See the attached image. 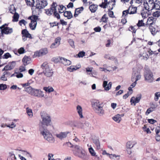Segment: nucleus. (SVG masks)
<instances>
[{"instance_id":"57","label":"nucleus","mask_w":160,"mask_h":160,"mask_svg":"<svg viewBox=\"0 0 160 160\" xmlns=\"http://www.w3.org/2000/svg\"><path fill=\"white\" fill-rule=\"evenodd\" d=\"M6 127L10 128H13L16 127V125L14 122H12L11 124L7 125Z\"/></svg>"},{"instance_id":"2","label":"nucleus","mask_w":160,"mask_h":160,"mask_svg":"<svg viewBox=\"0 0 160 160\" xmlns=\"http://www.w3.org/2000/svg\"><path fill=\"white\" fill-rule=\"evenodd\" d=\"M91 104L93 110L96 113L100 116L104 115L105 112L103 108V106L98 100H93Z\"/></svg>"},{"instance_id":"51","label":"nucleus","mask_w":160,"mask_h":160,"mask_svg":"<svg viewBox=\"0 0 160 160\" xmlns=\"http://www.w3.org/2000/svg\"><path fill=\"white\" fill-rule=\"evenodd\" d=\"M9 156L11 158V159L12 160L16 159V158L14 152H9Z\"/></svg>"},{"instance_id":"15","label":"nucleus","mask_w":160,"mask_h":160,"mask_svg":"<svg viewBox=\"0 0 160 160\" xmlns=\"http://www.w3.org/2000/svg\"><path fill=\"white\" fill-rule=\"evenodd\" d=\"M141 98V94L138 95L136 97H132L130 99L131 105L133 104L135 106L136 103H138L139 102Z\"/></svg>"},{"instance_id":"11","label":"nucleus","mask_w":160,"mask_h":160,"mask_svg":"<svg viewBox=\"0 0 160 160\" xmlns=\"http://www.w3.org/2000/svg\"><path fill=\"white\" fill-rule=\"evenodd\" d=\"M48 5L46 0H38L36 5V8L38 9H41L44 8Z\"/></svg>"},{"instance_id":"12","label":"nucleus","mask_w":160,"mask_h":160,"mask_svg":"<svg viewBox=\"0 0 160 160\" xmlns=\"http://www.w3.org/2000/svg\"><path fill=\"white\" fill-rule=\"evenodd\" d=\"M48 52V50L47 48H42L35 52L34 56L35 57H42L47 54Z\"/></svg>"},{"instance_id":"27","label":"nucleus","mask_w":160,"mask_h":160,"mask_svg":"<svg viewBox=\"0 0 160 160\" xmlns=\"http://www.w3.org/2000/svg\"><path fill=\"white\" fill-rule=\"evenodd\" d=\"M76 109L80 117L81 118H83V116L82 113V110L81 106L79 105H78L77 106Z\"/></svg>"},{"instance_id":"43","label":"nucleus","mask_w":160,"mask_h":160,"mask_svg":"<svg viewBox=\"0 0 160 160\" xmlns=\"http://www.w3.org/2000/svg\"><path fill=\"white\" fill-rule=\"evenodd\" d=\"M149 29L152 34L153 35H155L158 31L154 27L152 26L149 27Z\"/></svg>"},{"instance_id":"58","label":"nucleus","mask_w":160,"mask_h":160,"mask_svg":"<svg viewBox=\"0 0 160 160\" xmlns=\"http://www.w3.org/2000/svg\"><path fill=\"white\" fill-rule=\"evenodd\" d=\"M7 88L6 85L5 84H0V90H4Z\"/></svg>"},{"instance_id":"29","label":"nucleus","mask_w":160,"mask_h":160,"mask_svg":"<svg viewBox=\"0 0 160 160\" xmlns=\"http://www.w3.org/2000/svg\"><path fill=\"white\" fill-rule=\"evenodd\" d=\"M156 20V19L153 17H149L148 19L147 24L148 25H152L154 23Z\"/></svg>"},{"instance_id":"35","label":"nucleus","mask_w":160,"mask_h":160,"mask_svg":"<svg viewBox=\"0 0 160 160\" xmlns=\"http://www.w3.org/2000/svg\"><path fill=\"white\" fill-rule=\"evenodd\" d=\"M64 15L65 17H67L68 19L72 18V15L70 11H66L64 12Z\"/></svg>"},{"instance_id":"40","label":"nucleus","mask_w":160,"mask_h":160,"mask_svg":"<svg viewBox=\"0 0 160 160\" xmlns=\"http://www.w3.org/2000/svg\"><path fill=\"white\" fill-rule=\"evenodd\" d=\"M63 58L61 57H57L54 58H52L53 61L55 63H57L59 62L62 63V58Z\"/></svg>"},{"instance_id":"61","label":"nucleus","mask_w":160,"mask_h":160,"mask_svg":"<svg viewBox=\"0 0 160 160\" xmlns=\"http://www.w3.org/2000/svg\"><path fill=\"white\" fill-rule=\"evenodd\" d=\"M143 129L144 131L146 132L147 133H151V132L150 131L149 128H147L145 126L143 127Z\"/></svg>"},{"instance_id":"1","label":"nucleus","mask_w":160,"mask_h":160,"mask_svg":"<svg viewBox=\"0 0 160 160\" xmlns=\"http://www.w3.org/2000/svg\"><path fill=\"white\" fill-rule=\"evenodd\" d=\"M71 147L73 148V150L74 154L83 160H88L89 156L87 153L80 146L75 145H72Z\"/></svg>"},{"instance_id":"59","label":"nucleus","mask_w":160,"mask_h":160,"mask_svg":"<svg viewBox=\"0 0 160 160\" xmlns=\"http://www.w3.org/2000/svg\"><path fill=\"white\" fill-rule=\"evenodd\" d=\"M144 23L143 22V21L142 20H139L137 25L138 27H141L144 26Z\"/></svg>"},{"instance_id":"62","label":"nucleus","mask_w":160,"mask_h":160,"mask_svg":"<svg viewBox=\"0 0 160 160\" xmlns=\"http://www.w3.org/2000/svg\"><path fill=\"white\" fill-rule=\"evenodd\" d=\"M141 15L142 17L144 18H146L148 16V14L144 11H142Z\"/></svg>"},{"instance_id":"53","label":"nucleus","mask_w":160,"mask_h":160,"mask_svg":"<svg viewBox=\"0 0 160 160\" xmlns=\"http://www.w3.org/2000/svg\"><path fill=\"white\" fill-rule=\"evenodd\" d=\"M107 1L105 0L103 2H102V4L99 5V6L103 8H107Z\"/></svg>"},{"instance_id":"41","label":"nucleus","mask_w":160,"mask_h":160,"mask_svg":"<svg viewBox=\"0 0 160 160\" xmlns=\"http://www.w3.org/2000/svg\"><path fill=\"white\" fill-rule=\"evenodd\" d=\"M108 18L106 14H104L102 17L100 22H103L105 23H107L108 21Z\"/></svg>"},{"instance_id":"32","label":"nucleus","mask_w":160,"mask_h":160,"mask_svg":"<svg viewBox=\"0 0 160 160\" xmlns=\"http://www.w3.org/2000/svg\"><path fill=\"white\" fill-rule=\"evenodd\" d=\"M83 10V7H81L80 8H78L76 9L74 14V16L77 17L78 15Z\"/></svg>"},{"instance_id":"36","label":"nucleus","mask_w":160,"mask_h":160,"mask_svg":"<svg viewBox=\"0 0 160 160\" xmlns=\"http://www.w3.org/2000/svg\"><path fill=\"white\" fill-rule=\"evenodd\" d=\"M154 9H160V0H156L154 2Z\"/></svg>"},{"instance_id":"38","label":"nucleus","mask_w":160,"mask_h":160,"mask_svg":"<svg viewBox=\"0 0 160 160\" xmlns=\"http://www.w3.org/2000/svg\"><path fill=\"white\" fill-rule=\"evenodd\" d=\"M133 142L129 141L127 142L126 147L127 149H131L132 148L135 144Z\"/></svg>"},{"instance_id":"17","label":"nucleus","mask_w":160,"mask_h":160,"mask_svg":"<svg viewBox=\"0 0 160 160\" xmlns=\"http://www.w3.org/2000/svg\"><path fill=\"white\" fill-rule=\"evenodd\" d=\"M70 132L68 131L65 132H61L58 134L56 135V136L60 139H62L66 138L68 134Z\"/></svg>"},{"instance_id":"45","label":"nucleus","mask_w":160,"mask_h":160,"mask_svg":"<svg viewBox=\"0 0 160 160\" xmlns=\"http://www.w3.org/2000/svg\"><path fill=\"white\" fill-rule=\"evenodd\" d=\"M19 18V15L18 13L15 12L13 16V22H18Z\"/></svg>"},{"instance_id":"16","label":"nucleus","mask_w":160,"mask_h":160,"mask_svg":"<svg viewBox=\"0 0 160 160\" xmlns=\"http://www.w3.org/2000/svg\"><path fill=\"white\" fill-rule=\"evenodd\" d=\"M61 38L59 37L57 38L55 40L54 42L52 43L50 46L51 48H56L59 46L60 44Z\"/></svg>"},{"instance_id":"18","label":"nucleus","mask_w":160,"mask_h":160,"mask_svg":"<svg viewBox=\"0 0 160 160\" xmlns=\"http://www.w3.org/2000/svg\"><path fill=\"white\" fill-rule=\"evenodd\" d=\"M11 73L9 72L5 71L1 76L0 79L2 80L6 81L7 80L8 78L9 77Z\"/></svg>"},{"instance_id":"55","label":"nucleus","mask_w":160,"mask_h":160,"mask_svg":"<svg viewBox=\"0 0 160 160\" xmlns=\"http://www.w3.org/2000/svg\"><path fill=\"white\" fill-rule=\"evenodd\" d=\"M54 155L52 153H49L48 155V160H55L53 158Z\"/></svg>"},{"instance_id":"21","label":"nucleus","mask_w":160,"mask_h":160,"mask_svg":"<svg viewBox=\"0 0 160 160\" xmlns=\"http://www.w3.org/2000/svg\"><path fill=\"white\" fill-rule=\"evenodd\" d=\"M112 83V82H110L108 84V82L106 81H104L103 82V86L105 90L108 91L111 88Z\"/></svg>"},{"instance_id":"54","label":"nucleus","mask_w":160,"mask_h":160,"mask_svg":"<svg viewBox=\"0 0 160 160\" xmlns=\"http://www.w3.org/2000/svg\"><path fill=\"white\" fill-rule=\"evenodd\" d=\"M9 65L10 68L11 69H12L15 67L16 65V62H11L9 63L8 64Z\"/></svg>"},{"instance_id":"37","label":"nucleus","mask_w":160,"mask_h":160,"mask_svg":"<svg viewBox=\"0 0 160 160\" xmlns=\"http://www.w3.org/2000/svg\"><path fill=\"white\" fill-rule=\"evenodd\" d=\"M90 147V148H88V150L89 153H90L91 156L96 157H97L98 156L96 154V153L95 152L94 150L91 146Z\"/></svg>"},{"instance_id":"28","label":"nucleus","mask_w":160,"mask_h":160,"mask_svg":"<svg viewBox=\"0 0 160 160\" xmlns=\"http://www.w3.org/2000/svg\"><path fill=\"white\" fill-rule=\"evenodd\" d=\"M62 59V63L65 66H68L71 65L72 63V62L70 60L65 58H63Z\"/></svg>"},{"instance_id":"24","label":"nucleus","mask_w":160,"mask_h":160,"mask_svg":"<svg viewBox=\"0 0 160 160\" xmlns=\"http://www.w3.org/2000/svg\"><path fill=\"white\" fill-rule=\"evenodd\" d=\"M15 152H16L21 153L24 156H26L27 157L31 158L32 157L31 154L30 153L27 152V151L18 150H16Z\"/></svg>"},{"instance_id":"23","label":"nucleus","mask_w":160,"mask_h":160,"mask_svg":"<svg viewBox=\"0 0 160 160\" xmlns=\"http://www.w3.org/2000/svg\"><path fill=\"white\" fill-rule=\"evenodd\" d=\"M138 76H140V79H141V76L140 74H139L137 71H134L132 73V76L131 78V80L132 82H134L135 80H136L137 78V77Z\"/></svg>"},{"instance_id":"26","label":"nucleus","mask_w":160,"mask_h":160,"mask_svg":"<svg viewBox=\"0 0 160 160\" xmlns=\"http://www.w3.org/2000/svg\"><path fill=\"white\" fill-rule=\"evenodd\" d=\"M35 89L31 87H29L25 88V91L30 94L31 95L33 96L34 92Z\"/></svg>"},{"instance_id":"13","label":"nucleus","mask_w":160,"mask_h":160,"mask_svg":"<svg viewBox=\"0 0 160 160\" xmlns=\"http://www.w3.org/2000/svg\"><path fill=\"white\" fill-rule=\"evenodd\" d=\"M33 96L39 98H47L46 95H45L44 92L40 89H35L34 92H33Z\"/></svg>"},{"instance_id":"33","label":"nucleus","mask_w":160,"mask_h":160,"mask_svg":"<svg viewBox=\"0 0 160 160\" xmlns=\"http://www.w3.org/2000/svg\"><path fill=\"white\" fill-rule=\"evenodd\" d=\"M139 57L141 58V59L147 60L148 58V55L147 53L146 52H143V53H141L139 55Z\"/></svg>"},{"instance_id":"10","label":"nucleus","mask_w":160,"mask_h":160,"mask_svg":"<svg viewBox=\"0 0 160 160\" xmlns=\"http://www.w3.org/2000/svg\"><path fill=\"white\" fill-rule=\"evenodd\" d=\"M7 25V24H5L0 27V28L1 29V32L2 34L4 33L6 34H11L12 32V28L5 26Z\"/></svg>"},{"instance_id":"63","label":"nucleus","mask_w":160,"mask_h":160,"mask_svg":"<svg viewBox=\"0 0 160 160\" xmlns=\"http://www.w3.org/2000/svg\"><path fill=\"white\" fill-rule=\"evenodd\" d=\"M68 42L69 43L70 46L73 48L74 47V42L73 40L71 39H70L68 40Z\"/></svg>"},{"instance_id":"19","label":"nucleus","mask_w":160,"mask_h":160,"mask_svg":"<svg viewBox=\"0 0 160 160\" xmlns=\"http://www.w3.org/2000/svg\"><path fill=\"white\" fill-rule=\"evenodd\" d=\"M81 67L80 64L77 65L76 66H71L67 68V70L69 72H72L79 69Z\"/></svg>"},{"instance_id":"22","label":"nucleus","mask_w":160,"mask_h":160,"mask_svg":"<svg viewBox=\"0 0 160 160\" xmlns=\"http://www.w3.org/2000/svg\"><path fill=\"white\" fill-rule=\"evenodd\" d=\"M22 61L24 65L26 66L31 62V59L30 57L25 56L22 59Z\"/></svg>"},{"instance_id":"52","label":"nucleus","mask_w":160,"mask_h":160,"mask_svg":"<svg viewBox=\"0 0 160 160\" xmlns=\"http://www.w3.org/2000/svg\"><path fill=\"white\" fill-rule=\"evenodd\" d=\"M140 76H138L137 77V79L136 80H135L134 82L133 83H132L130 85V86L131 88H134L136 85V84L137 83V81L140 80Z\"/></svg>"},{"instance_id":"49","label":"nucleus","mask_w":160,"mask_h":160,"mask_svg":"<svg viewBox=\"0 0 160 160\" xmlns=\"http://www.w3.org/2000/svg\"><path fill=\"white\" fill-rule=\"evenodd\" d=\"M91 126V125L89 122H86L84 124L83 127H82V128H83L85 129H87L90 128Z\"/></svg>"},{"instance_id":"42","label":"nucleus","mask_w":160,"mask_h":160,"mask_svg":"<svg viewBox=\"0 0 160 160\" xmlns=\"http://www.w3.org/2000/svg\"><path fill=\"white\" fill-rule=\"evenodd\" d=\"M43 90L48 93H50L54 91L53 88L52 87H44Z\"/></svg>"},{"instance_id":"20","label":"nucleus","mask_w":160,"mask_h":160,"mask_svg":"<svg viewBox=\"0 0 160 160\" xmlns=\"http://www.w3.org/2000/svg\"><path fill=\"white\" fill-rule=\"evenodd\" d=\"M115 0H112L107 2V8L108 10H111L113 9V7L115 5Z\"/></svg>"},{"instance_id":"39","label":"nucleus","mask_w":160,"mask_h":160,"mask_svg":"<svg viewBox=\"0 0 160 160\" xmlns=\"http://www.w3.org/2000/svg\"><path fill=\"white\" fill-rule=\"evenodd\" d=\"M26 112L28 114V116L30 118H32L33 116L32 110L31 109L28 108H26Z\"/></svg>"},{"instance_id":"34","label":"nucleus","mask_w":160,"mask_h":160,"mask_svg":"<svg viewBox=\"0 0 160 160\" xmlns=\"http://www.w3.org/2000/svg\"><path fill=\"white\" fill-rule=\"evenodd\" d=\"M93 143L95 145L97 149H100L101 148L99 140L98 139H95L93 140Z\"/></svg>"},{"instance_id":"64","label":"nucleus","mask_w":160,"mask_h":160,"mask_svg":"<svg viewBox=\"0 0 160 160\" xmlns=\"http://www.w3.org/2000/svg\"><path fill=\"white\" fill-rule=\"evenodd\" d=\"M18 52L19 54H22L24 52L25 49L21 47L18 49Z\"/></svg>"},{"instance_id":"46","label":"nucleus","mask_w":160,"mask_h":160,"mask_svg":"<svg viewBox=\"0 0 160 160\" xmlns=\"http://www.w3.org/2000/svg\"><path fill=\"white\" fill-rule=\"evenodd\" d=\"M26 3L28 5L32 6L34 3V0H25Z\"/></svg>"},{"instance_id":"7","label":"nucleus","mask_w":160,"mask_h":160,"mask_svg":"<svg viewBox=\"0 0 160 160\" xmlns=\"http://www.w3.org/2000/svg\"><path fill=\"white\" fill-rule=\"evenodd\" d=\"M137 8L130 6L128 9L124 10L122 12V16H126L128 14H132L137 12Z\"/></svg>"},{"instance_id":"30","label":"nucleus","mask_w":160,"mask_h":160,"mask_svg":"<svg viewBox=\"0 0 160 160\" xmlns=\"http://www.w3.org/2000/svg\"><path fill=\"white\" fill-rule=\"evenodd\" d=\"M22 33L23 36H25L26 38H32V36L28 32L26 29H24L22 30Z\"/></svg>"},{"instance_id":"47","label":"nucleus","mask_w":160,"mask_h":160,"mask_svg":"<svg viewBox=\"0 0 160 160\" xmlns=\"http://www.w3.org/2000/svg\"><path fill=\"white\" fill-rule=\"evenodd\" d=\"M109 157L111 159H119L120 156L118 155H117L115 154H111L110 155Z\"/></svg>"},{"instance_id":"8","label":"nucleus","mask_w":160,"mask_h":160,"mask_svg":"<svg viewBox=\"0 0 160 160\" xmlns=\"http://www.w3.org/2000/svg\"><path fill=\"white\" fill-rule=\"evenodd\" d=\"M28 19L31 20V22L29 23V26L32 30H34L37 24V21L38 19V17L34 15L28 18Z\"/></svg>"},{"instance_id":"9","label":"nucleus","mask_w":160,"mask_h":160,"mask_svg":"<svg viewBox=\"0 0 160 160\" xmlns=\"http://www.w3.org/2000/svg\"><path fill=\"white\" fill-rule=\"evenodd\" d=\"M154 2L153 0H148L146 3H144V6L145 9L150 11L154 9Z\"/></svg>"},{"instance_id":"3","label":"nucleus","mask_w":160,"mask_h":160,"mask_svg":"<svg viewBox=\"0 0 160 160\" xmlns=\"http://www.w3.org/2000/svg\"><path fill=\"white\" fill-rule=\"evenodd\" d=\"M39 130L41 134L43 136L45 139L49 142L53 143L54 142V137L48 130L42 126L40 128Z\"/></svg>"},{"instance_id":"60","label":"nucleus","mask_w":160,"mask_h":160,"mask_svg":"<svg viewBox=\"0 0 160 160\" xmlns=\"http://www.w3.org/2000/svg\"><path fill=\"white\" fill-rule=\"evenodd\" d=\"M15 76L18 78H22L23 77V74L21 73L15 72Z\"/></svg>"},{"instance_id":"6","label":"nucleus","mask_w":160,"mask_h":160,"mask_svg":"<svg viewBox=\"0 0 160 160\" xmlns=\"http://www.w3.org/2000/svg\"><path fill=\"white\" fill-rule=\"evenodd\" d=\"M145 80L148 82H153L154 79L153 75L152 72L149 70H146L144 73Z\"/></svg>"},{"instance_id":"48","label":"nucleus","mask_w":160,"mask_h":160,"mask_svg":"<svg viewBox=\"0 0 160 160\" xmlns=\"http://www.w3.org/2000/svg\"><path fill=\"white\" fill-rule=\"evenodd\" d=\"M153 17L158 18L160 16V11H157L154 12L152 14Z\"/></svg>"},{"instance_id":"56","label":"nucleus","mask_w":160,"mask_h":160,"mask_svg":"<svg viewBox=\"0 0 160 160\" xmlns=\"http://www.w3.org/2000/svg\"><path fill=\"white\" fill-rule=\"evenodd\" d=\"M53 13L54 16L56 17L58 19H59L60 18L59 14L57 12L56 7L55 8V11L54 10Z\"/></svg>"},{"instance_id":"14","label":"nucleus","mask_w":160,"mask_h":160,"mask_svg":"<svg viewBox=\"0 0 160 160\" xmlns=\"http://www.w3.org/2000/svg\"><path fill=\"white\" fill-rule=\"evenodd\" d=\"M57 6V5L56 3H53L52 6L50 8L45 10L46 13L48 16L51 15L53 13L54 10L55 11V8Z\"/></svg>"},{"instance_id":"4","label":"nucleus","mask_w":160,"mask_h":160,"mask_svg":"<svg viewBox=\"0 0 160 160\" xmlns=\"http://www.w3.org/2000/svg\"><path fill=\"white\" fill-rule=\"evenodd\" d=\"M42 120L40 121V128L41 126L44 127L43 126H48L51 121L50 115L44 112H42L40 113Z\"/></svg>"},{"instance_id":"5","label":"nucleus","mask_w":160,"mask_h":160,"mask_svg":"<svg viewBox=\"0 0 160 160\" xmlns=\"http://www.w3.org/2000/svg\"><path fill=\"white\" fill-rule=\"evenodd\" d=\"M41 67L43 70V72L46 76L50 77L52 76L53 74L52 70L47 62H44L41 65Z\"/></svg>"},{"instance_id":"44","label":"nucleus","mask_w":160,"mask_h":160,"mask_svg":"<svg viewBox=\"0 0 160 160\" xmlns=\"http://www.w3.org/2000/svg\"><path fill=\"white\" fill-rule=\"evenodd\" d=\"M59 12L60 13L64 12L66 10V8L63 5H59L58 8Z\"/></svg>"},{"instance_id":"25","label":"nucleus","mask_w":160,"mask_h":160,"mask_svg":"<svg viewBox=\"0 0 160 160\" xmlns=\"http://www.w3.org/2000/svg\"><path fill=\"white\" fill-rule=\"evenodd\" d=\"M123 114H117L113 117V120L119 123L121 120V117L123 116Z\"/></svg>"},{"instance_id":"50","label":"nucleus","mask_w":160,"mask_h":160,"mask_svg":"<svg viewBox=\"0 0 160 160\" xmlns=\"http://www.w3.org/2000/svg\"><path fill=\"white\" fill-rule=\"evenodd\" d=\"M160 97V92H157L155 93L154 100L157 101L158 100L159 98Z\"/></svg>"},{"instance_id":"31","label":"nucleus","mask_w":160,"mask_h":160,"mask_svg":"<svg viewBox=\"0 0 160 160\" xmlns=\"http://www.w3.org/2000/svg\"><path fill=\"white\" fill-rule=\"evenodd\" d=\"M98 7L97 5L93 4L89 6V8L92 12H95L97 9Z\"/></svg>"}]
</instances>
